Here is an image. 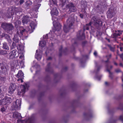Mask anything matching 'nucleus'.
Masks as SVG:
<instances>
[{"label":"nucleus","mask_w":123,"mask_h":123,"mask_svg":"<svg viewBox=\"0 0 123 123\" xmlns=\"http://www.w3.org/2000/svg\"><path fill=\"white\" fill-rule=\"evenodd\" d=\"M15 27L16 28V34L20 37H22L24 35L25 32H26V29L23 27L19 26L21 24V22L20 19L18 18H16L14 20Z\"/></svg>","instance_id":"f257e3e1"},{"label":"nucleus","mask_w":123,"mask_h":123,"mask_svg":"<svg viewBox=\"0 0 123 123\" xmlns=\"http://www.w3.org/2000/svg\"><path fill=\"white\" fill-rule=\"evenodd\" d=\"M67 26L65 25L63 28L64 31L67 33L68 32L70 29L73 28L74 27L73 25L74 23V16H70L66 21Z\"/></svg>","instance_id":"f03ea898"},{"label":"nucleus","mask_w":123,"mask_h":123,"mask_svg":"<svg viewBox=\"0 0 123 123\" xmlns=\"http://www.w3.org/2000/svg\"><path fill=\"white\" fill-rule=\"evenodd\" d=\"M2 28L7 33L11 34L12 33V30L14 29V27L11 23H8L6 22H3L1 25Z\"/></svg>","instance_id":"7ed1b4c3"},{"label":"nucleus","mask_w":123,"mask_h":123,"mask_svg":"<svg viewBox=\"0 0 123 123\" xmlns=\"http://www.w3.org/2000/svg\"><path fill=\"white\" fill-rule=\"evenodd\" d=\"M67 13L69 14L71 12H76L77 9L75 4L72 2H70L66 6Z\"/></svg>","instance_id":"20e7f679"},{"label":"nucleus","mask_w":123,"mask_h":123,"mask_svg":"<svg viewBox=\"0 0 123 123\" xmlns=\"http://www.w3.org/2000/svg\"><path fill=\"white\" fill-rule=\"evenodd\" d=\"M9 70L7 64L2 62L0 63V75H6L8 74Z\"/></svg>","instance_id":"39448f33"},{"label":"nucleus","mask_w":123,"mask_h":123,"mask_svg":"<svg viewBox=\"0 0 123 123\" xmlns=\"http://www.w3.org/2000/svg\"><path fill=\"white\" fill-rule=\"evenodd\" d=\"M92 22L94 24V25L98 29L99 27L102 25V22L100 19L96 16H93L91 18Z\"/></svg>","instance_id":"423d86ee"},{"label":"nucleus","mask_w":123,"mask_h":123,"mask_svg":"<svg viewBox=\"0 0 123 123\" xmlns=\"http://www.w3.org/2000/svg\"><path fill=\"white\" fill-rule=\"evenodd\" d=\"M116 9L113 6L111 5L107 12V18H111L116 13Z\"/></svg>","instance_id":"0eeeda50"},{"label":"nucleus","mask_w":123,"mask_h":123,"mask_svg":"<svg viewBox=\"0 0 123 123\" xmlns=\"http://www.w3.org/2000/svg\"><path fill=\"white\" fill-rule=\"evenodd\" d=\"M55 6H53L52 7H50L51 10L50 12L52 16V19L54 21H55L57 20V18H55V17H53L54 15L57 16L58 13L59 12L58 10L57 9Z\"/></svg>","instance_id":"6e6552de"},{"label":"nucleus","mask_w":123,"mask_h":123,"mask_svg":"<svg viewBox=\"0 0 123 123\" xmlns=\"http://www.w3.org/2000/svg\"><path fill=\"white\" fill-rule=\"evenodd\" d=\"M21 101L20 100L17 99L12 106L11 107L12 110H19L20 108Z\"/></svg>","instance_id":"1a4fd4ad"},{"label":"nucleus","mask_w":123,"mask_h":123,"mask_svg":"<svg viewBox=\"0 0 123 123\" xmlns=\"http://www.w3.org/2000/svg\"><path fill=\"white\" fill-rule=\"evenodd\" d=\"M95 66L96 67V69L94 71V72L96 73V75L95 77V78L98 80H100L101 77H102V75L98 76L96 75L98 73L102 67L101 66H98V63L97 62H95Z\"/></svg>","instance_id":"9d476101"},{"label":"nucleus","mask_w":123,"mask_h":123,"mask_svg":"<svg viewBox=\"0 0 123 123\" xmlns=\"http://www.w3.org/2000/svg\"><path fill=\"white\" fill-rule=\"evenodd\" d=\"M18 52L15 49L10 52L9 54V58L10 59H12L15 57H18Z\"/></svg>","instance_id":"9b49d317"},{"label":"nucleus","mask_w":123,"mask_h":123,"mask_svg":"<svg viewBox=\"0 0 123 123\" xmlns=\"http://www.w3.org/2000/svg\"><path fill=\"white\" fill-rule=\"evenodd\" d=\"M79 103V100L78 98L73 100L70 103V107L74 109L78 106Z\"/></svg>","instance_id":"f8f14e48"},{"label":"nucleus","mask_w":123,"mask_h":123,"mask_svg":"<svg viewBox=\"0 0 123 123\" xmlns=\"http://www.w3.org/2000/svg\"><path fill=\"white\" fill-rule=\"evenodd\" d=\"M17 88V86L15 83H11L9 87V93L11 95L13 94L14 91Z\"/></svg>","instance_id":"ddd939ff"},{"label":"nucleus","mask_w":123,"mask_h":123,"mask_svg":"<svg viewBox=\"0 0 123 123\" xmlns=\"http://www.w3.org/2000/svg\"><path fill=\"white\" fill-rule=\"evenodd\" d=\"M29 17L27 16H25L23 17L22 19V21L23 24L24 25H25V24H27L30 23Z\"/></svg>","instance_id":"4468645a"},{"label":"nucleus","mask_w":123,"mask_h":123,"mask_svg":"<svg viewBox=\"0 0 123 123\" xmlns=\"http://www.w3.org/2000/svg\"><path fill=\"white\" fill-rule=\"evenodd\" d=\"M83 116L87 120H89V119L93 117L92 111L90 110L87 113L85 112L83 113Z\"/></svg>","instance_id":"2eb2a0df"},{"label":"nucleus","mask_w":123,"mask_h":123,"mask_svg":"<svg viewBox=\"0 0 123 123\" xmlns=\"http://www.w3.org/2000/svg\"><path fill=\"white\" fill-rule=\"evenodd\" d=\"M1 36V38H4L5 39H6L8 42L10 44L12 43V39L8 34L5 33H3Z\"/></svg>","instance_id":"dca6fc26"},{"label":"nucleus","mask_w":123,"mask_h":123,"mask_svg":"<svg viewBox=\"0 0 123 123\" xmlns=\"http://www.w3.org/2000/svg\"><path fill=\"white\" fill-rule=\"evenodd\" d=\"M78 37L80 40H83L85 38V34L84 31L82 30H80L77 34Z\"/></svg>","instance_id":"f3484780"},{"label":"nucleus","mask_w":123,"mask_h":123,"mask_svg":"<svg viewBox=\"0 0 123 123\" xmlns=\"http://www.w3.org/2000/svg\"><path fill=\"white\" fill-rule=\"evenodd\" d=\"M50 63H49L45 68L46 72L49 73H51L53 72V70L50 66Z\"/></svg>","instance_id":"a211bd4d"},{"label":"nucleus","mask_w":123,"mask_h":123,"mask_svg":"<svg viewBox=\"0 0 123 123\" xmlns=\"http://www.w3.org/2000/svg\"><path fill=\"white\" fill-rule=\"evenodd\" d=\"M37 52L38 50H37L35 56V58H36L37 60L39 61L41 59L42 56V51H40L38 53H37Z\"/></svg>","instance_id":"6ab92c4d"},{"label":"nucleus","mask_w":123,"mask_h":123,"mask_svg":"<svg viewBox=\"0 0 123 123\" xmlns=\"http://www.w3.org/2000/svg\"><path fill=\"white\" fill-rule=\"evenodd\" d=\"M62 46H61L59 49V56H60L62 55V53H64L65 55H66L67 54L66 52H67L68 50L67 49V48H66L62 52Z\"/></svg>","instance_id":"aec40b11"},{"label":"nucleus","mask_w":123,"mask_h":123,"mask_svg":"<svg viewBox=\"0 0 123 123\" xmlns=\"http://www.w3.org/2000/svg\"><path fill=\"white\" fill-rule=\"evenodd\" d=\"M20 45L18 43L13 42L12 44L11 45H10V46L11 49H15L16 47H17V49H18V45L19 46Z\"/></svg>","instance_id":"412c9836"},{"label":"nucleus","mask_w":123,"mask_h":123,"mask_svg":"<svg viewBox=\"0 0 123 123\" xmlns=\"http://www.w3.org/2000/svg\"><path fill=\"white\" fill-rule=\"evenodd\" d=\"M24 74L22 71L21 70H19L18 72V74L16 75V76L18 78H21L24 79Z\"/></svg>","instance_id":"4be33fe9"},{"label":"nucleus","mask_w":123,"mask_h":123,"mask_svg":"<svg viewBox=\"0 0 123 123\" xmlns=\"http://www.w3.org/2000/svg\"><path fill=\"white\" fill-rule=\"evenodd\" d=\"M106 70L109 73V77L111 79H112L113 77L112 73L110 71V70L109 69L108 65V64H106Z\"/></svg>","instance_id":"5701e85b"},{"label":"nucleus","mask_w":123,"mask_h":123,"mask_svg":"<svg viewBox=\"0 0 123 123\" xmlns=\"http://www.w3.org/2000/svg\"><path fill=\"white\" fill-rule=\"evenodd\" d=\"M4 98L6 104H9L12 101V99L11 98L6 96Z\"/></svg>","instance_id":"b1692460"},{"label":"nucleus","mask_w":123,"mask_h":123,"mask_svg":"<svg viewBox=\"0 0 123 123\" xmlns=\"http://www.w3.org/2000/svg\"><path fill=\"white\" fill-rule=\"evenodd\" d=\"M44 80L45 82L48 84H50L51 83V78L48 75H47L46 76Z\"/></svg>","instance_id":"393cba45"},{"label":"nucleus","mask_w":123,"mask_h":123,"mask_svg":"<svg viewBox=\"0 0 123 123\" xmlns=\"http://www.w3.org/2000/svg\"><path fill=\"white\" fill-rule=\"evenodd\" d=\"M12 40L13 41V42L18 43L19 39L18 36L17 34L14 35V37L12 38Z\"/></svg>","instance_id":"a878e982"},{"label":"nucleus","mask_w":123,"mask_h":123,"mask_svg":"<svg viewBox=\"0 0 123 123\" xmlns=\"http://www.w3.org/2000/svg\"><path fill=\"white\" fill-rule=\"evenodd\" d=\"M57 0H51L49 1L50 3V7H52L53 6H57Z\"/></svg>","instance_id":"bb28decb"},{"label":"nucleus","mask_w":123,"mask_h":123,"mask_svg":"<svg viewBox=\"0 0 123 123\" xmlns=\"http://www.w3.org/2000/svg\"><path fill=\"white\" fill-rule=\"evenodd\" d=\"M13 115L18 118H21L22 117L21 114L18 112H14Z\"/></svg>","instance_id":"cd10ccee"},{"label":"nucleus","mask_w":123,"mask_h":123,"mask_svg":"<svg viewBox=\"0 0 123 123\" xmlns=\"http://www.w3.org/2000/svg\"><path fill=\"white\" fill-rule=\"evenodd\" d=\"M41 4L39 3H37L34 6V9H33L34 10L37 12L38 11V10L39 8V7L40 6Z\"/></svg>","instance_id":"c85d7f7f"},{"label":"nucleus","mask_w":123,"mask_h":123,"mask_svg":"<svg viewBox=\"0 0 123 123\" xmlns=\"http://www.w3.org/2000/svg\"><path fill=\"white\" fill-rule=\"evenodd\" d=\"M58 74H55L54 75V81L55 83H57L59 81V80L58 79Z\"/></svg>","instance_id":"c756f323"},{"label":"nucleus","mask_w":123,"mask_h":123,"mask_svg":"<svg viewBox=\"0 0 123 123\" xmlns=\"http://www.w3.org/2000/svg\"><path fill=\"white\" fill-rule=\"evenodd\" d=\"M60 0L62 7L65 5H66L67 4V2H68L67 0Z\"/></svg>","instance_id":"7c9ffc66"},{"label":"nucleus","mask_w":123,"mask_h":123,"mask_svg":"<svg viewBox=\"0 0 123 123\" xmlns=\"http://www.w3.org/2000/svg\"><path fill=\"white\" fill-rule=\"evenodd\" d=\"M6 80V78L5 76H0V81L1 82L4 83Z\"/></svg>","instance_id":"2f4dec72"},{"label":"nucleus","mask_w":123,"mask_h":123,"mask_svg":"<svg viewBox=\"0 0 123 123\" xmlns=\"http://www.w3.org/2000/svg\"><path fill=\"white\" fill-rule=\"evenodd\" d=\"M30 25L31 28V30H34L35 29V27L36 26L35 23L33 22H32L30 23Z\"/></svg>","instance_id":"473e14b6"},{"label":"nucleus","mask_w":123,"mask_h":123,"mask_svg":"<svg viewBox=\"0 0 123 123\" xmlns=\"http://www.w3.org/2000/svg\"><path fill=\"white\" fill-rule=\"evenodd\" d=\"M117 120L111 118L108 120L105 123H115L116 122Z\"/></svg>","instance_id":"72a5a7b5"},{"label":"nucleus","mask_w":123,"mask_h":123,"mask_svg":"<svg viewBox=\"0 0 123 123\" xmlns=\"http://www.w3.org/2000/svg\"><path fill=\"white\" fill-rule=\"evenodd\" d=\"M61 26L60 24L59 23H57L55 26V29H57L58 31L60 30L61 29Z\"/></svg>","instance_id":"f704fd0d"},{"label":"nucleus","mask_w":123,"mask_h":123,"mask_svg":"<svg viewBox=\"0 0 123 123\" xmlns=\"http://www.w3.org/2000/svg\"><path fill=\"white\" fill-rule=\"evenodd\" d=\"M3 46L2 47V48L3 49H6L8 50L9 49V47L8 46V45L7 43L5 42H4L3 43Z\"/></svg>","instance_id":"c9c22d12"},{"label":"nucleus","mask_w":123,"mask_h":123,"mask_svg":"<svg viewBox=\"0 0 123 123\" xmlns=\"http://www.w3.org/2000/svg\"><path fill=\"white\" fill-rule=\"evenodd\" d=\"M46 44V42L45 41H40L39 45V46H41L42 47H44L45 45Z\"/></svg>","instance_id":"e433bc0d"},{"label":"nucleus","mask_w":123,"mask_h":123,"mask_svg":"<svg viewBox=\"0 0 123 123\" xmlns=\"http://www.w3.org/2000/svg\"><path fill=\"white\" fill-rule=\"evenodd\" d=\"M91 24L92 23L90 22L89 24H86V25L84 27V29L87 30H88L91 26Z\"/></svg>","instance_id":"4c0bfd02"},{"label":"nucleus","mask_w":123,"mask_h":123,"mask_svg":"<svg viewBox=\"0 0 123 123\" xmlns=\"http://www.w3.org/2000/svg\"><path fill=\"white\" fill-rule=\"evenodd\" d=\"M26 123H33L34 120L32 117L28 118L26 121Z\"/></svg>","instance_id":"58836bf2"},{"label":"nucleus","mask_w":123,"mask_h":123,"mask_svg":"<svg viewBox=\"0 0 123 123\" xmlns=\"http://www.w3.org/2000/svg\"><path fill=\"white\" fill-rule=\"evenodd\" d=\"M7 53V51L5 50H0V55H5Z\"/></svg>","instance_id":"ea45409f"},{"label":"nucleus","mask_w":123,"mask_h":123,"mask_svg":"<svg viewBox=\"0 0 123 123\" xmlns=\"http://www.w3.org/2000/svg\"><path fill=\"white\" fill-rule=\"evenodd\" d=\"M6 104L4 98L3 99L0 100V105Z\"/></svg>","instance_id":"a19ab883"},{"label":"nucleus","mask_w":123,"mask_h":123,"mask_svg":"<svg viewBox=\"0 0 123 123\" xmlns=\"http://www.w3.org/2000/svg\"><path fill=\"white\" fill-rule=\"evenodd\" d=\"M60 96L62 97H63L65 95V90L61 91L60 92Z\"/></svg>","instance_id":"79ce46f5"},{"label":"nucleus","mask_w":123,"mask_h":123,"mask_svg":"<svg viewBox=\"0 0 123 123\" xmlns=\"http://www.w3.org/2000/svg\"><path fill=\"white\" fill-rule=\"evenodd\" d=\"M13 14V13L12 12H10L8 10L7 11V13L6 15L7 17H9L12 15Z\"/></svg>","instance_id":"37998d69"},{"label":"nucleus","mask_w":123,"mask_h":123,"mask_svg":"<svg viewBox=\"0 0 123 123\" xmlns=\"http://www.w3.org/2000/svg\"><path fill=\"white\" fill-rule=\"evenodd\" d=\"M32 2L30 0L26 2V5L27 6H30L32 4Z\"/></svg>","instance_id":"c03bdc74"},{"label":"nucleus","mask_w":123,"mask_h":123,"mask_svg":"<svg viewBox=\"0 0 123 123\" xmlns=\"http://www.w3.org/2000/svg\"><path fill=\"white\" fill-rule=\"evenodd\" d=\"M44 94V92H41L40 93L39 97L38 98V99L39 100H40V99L43 96Z\"/></svg>","instance_id":"a18cd8bd"},{"label":"nucleus","mask_w":123,"mask_h":123,"mask_svg":"<svg viewBox=\"0 0 123 123\" xmlns=\"http://www.w3.org/2000/svg\"><path fill=\"white\" fill-rule=\"evenodd\" d=\"M107 46L111 50L112 52L114 51V48L112 47L110 44H107Z\"/></svg>","instance_id":"49530a36"},{"label":"nucleus","mask_w":123,"mask_h":123,"mask_svg":"<svg viewBox=\"0 0 123 123\" xmlns=\"http://www.w3.org/2000/svg\"><path fill=\"white\" fill-rule=\"evenodd\" d=\"M123 106V105L120 103V104L119 105V106L117 108V109H120L122 108Z\"/></svg>","instance_id":"de8ad7c7"},{"label":"nucleus","mask_w":123,"mask_h":123,"mask_svg":"<svg viewBox=\"0 0 123 123\" xmlns=\"http://www.w3.org/2000/svg\"><path fill=\"white\" fill-rule=\"evenodd\" d=\"M108 112L109 114H112L114 112V111L113 109H111L110 110L108 108Z\"/></svg>","instance_id":"09e8293b"},{"label":"nucleus","mask_w":123,"mask_h":123,"mask_svg":"<svg viewBox=\"0 0 123 123\" xmlns=\"http://www.w3.org/2000/svg\"><path fill=\"white\" fill-rule=\"evenodd\" d=\"M26 89L27 88L26 86H25L23 85V86L21 90L23 92H25Z\"/></svg>","instance_id":"8fccbe9b"},{"label":"nucleus","mask_w":123,"mask_h":123,"mask_svg":"<svg viewBox=\"0 0 123 123\" xmlns=\"http://www.w3.org/2000/svg\"><path fill=\"white\" fill-rule=\"evenodd\" d=\"M113 36L115 37H117L118 36H120V34L116 33H114L113 34Z\"/></svg>","instance_id":"3c124183"},{"label":"nucleus","mask_w":123,"mask_h":123,"mask_svg":"<svg viewBox=\"0 0 123 123\" xmlns=\"http://www.w3.org/2000/svg\"><path fill=\"white\" fill-rule=\"evenodd\" d=\"M88 56L86 55H85L82 56V60H85V59L87 58Z\"/></svg>","instance_id":"603ef678"},{"label":"nucleus","mask_w":123,"mask_h":123,"mask_svg":"<svg viewBox=\"0 0 123 123\" xmlns=\"http://www.w3.org/2000/svg\"><path fill=\"white\" fill-rule=\"evenodd\" d=\"M109 58H108L107 60L106 61H104L105 62V67H106V64H108V66H109V64H108V63H109L110 62L109 61Z\"/></svg>","instance_id":"864d4df0"},{"label":"nucleus","mask_w":123,"mask_h":123,"mask_svg":"<svg viewBox=\"0 0 123 123\" xmlns=\"http://www.w3.org/2000/svg\"><path fill=\"white\" fill-rule=\"evenodd\" d=\"M115 71L117 73H119L121 72V70L119 68H117L115 69Z\"/></svg>","instance_id":"5fc2aeb1"},{"label":"nucleus","mask_w":123,"mask_h":123,"mask_svg":"<svg viewBox=\"0 0 123 123\" xmlns=\"http://www.w3.org/2000/svg\"><path fill=\"white\" fill-rule=\"evenodd\" d=\"M119 119L121 120L123 122V115L119 117Z\"/></svg>","instance_id":"6e6d98bb"},{"label":"nucleus","mask_w":123,"mask_h":123,"mask_svg":"<svg viewBox=\"0 0 123 123\" xmlns=\"http://www.w3.org/2000/svg\"><path fill=\"white\" fill-rule=\"evenodd\" d=\"M68 69V68L67 67H65L63 68L62 69V71H66Z\"/></svg>","instance_id":"4d7b16f0"},{"label":"nucleus","mask_w":123,"mask_h":123,"mask_svg":"<svg viewBox=\"0 0 123 123\" xmlns=\"http://www.w3.org/2000/svg\"><path fill=\"white\" fill-rule=\"evenodd\" d=\"M6 110V109L4 107H2L1 109L0 110V111L2 112H3L5 111Z\"/></svg>","instance_id":"13d9d810"},{"label":"nucleus","mask_w":123,"mask_h":123,"mask_svg":"<svg viewBox=\"0 0 123 123\" xmlns=\"http://www.w3.org/2000/svg\"><path fill=\"white\" fill-rule=\"evenodd\" d=\"M24 0H20L19 1V4L20 5H21L24 3Z\"/></svg>","instance_id":"bf43d9fd"},{"label":"nucleus","mask_w":123,"mask_h":123,"mask_svg":"<svg viewBox=\"0 0 123 123\" xmlns=\"http://www.w3.org/2000/svg\"><path fill=\"white\" fill-rule=\"evenodd\" d=\"M43 38L44 39H47L48 38V34H46L45 35H43Z\"/></svg>","instance_id":"052dcab7"},{"label":"nucleus","mask_w":123,"mask_h":123,"mask_svg":"<svg viewBox=\"0 0 123 123\" xmlns=\"http://www.w3.org/2000/svg\"><path fill=\"white\" fill-rule=\"evenodd\" d=\"M96 8L98 10H100V8L99 6V5H97L96 7Z\"/></svg>","instance_id":"680f3d73"},{"label":"nucleus","mask_w":123,"mask_h":123,"mask_svg":"<svg viewBox=\"0 0 123 123\" xmlns=\"http://www.w3.org/2000/svg\"><path fill=\"white\" fill-rule=\"evenodd\" d=\"M77 45V43L75 41L74 43V44L73 45V48L75 46H76Z\"/></svg>","instance_id":"e2e57ef3"},{"label":"nucleus","mask_w":123,"mask_h":123,"mask_svg":"<svg viewBox=\"0 0 123 123\" xmlns=\"http://www.w3.org/2000/svg\"><path fill=\"white\" fill-rule=\"evenodd\" d=\"M80 17L82 18H83L84 17V15L82 14H80L79 15Z\"/></svg>","instance_id":"0e129e2a"},{"label":"nucleus","mask_w":123,"mask_h":123,"mask_svg":"<svg viewBox=\"0 0 123 123\" xmlns=\"http://www.w3.org/2000/svg\"><path fill=\"white\" fill-rule=\"evenodd\" d=\"M17 123H22V121L20 120H18Z\"/></svg>","instance_id":"69168bd1"},{"label":"nucleus","mask_w":123,"mask_h":123,"mask_svg":"<svg viewBox=\"0 0 123 123\" xmlns=\"http://www.w3.org/2000/svg\"><path fill=\"white\" fill-rule=\"evenodd\" d=\"M94 55L95 56H97V52L96 51H95L94 53Z\"/></svg>","instance_id":"338daca9"},{"label":"nucleus","mask_w":123,"mask_h":123,"mask_svg":"<svg viewBox=\"0 0 123 123\" xmlns=\"http://www.w3.org/2000/svg\"><path fill=\"white\" fill-rule=\"evenodd\" d=\"M72 87H73L75 85H76V83L75 82H73V83H72Z\"/></svg>","instance_id":"774afa93"}]
</instances>
